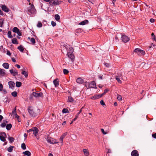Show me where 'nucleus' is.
I'll return each mask as SVG.
<instances>
[{
	"mask_svg": "<svg viewBox=\"0 0 156 156\" xmlns=\"http://www.w3.org/2000/svg\"><path fill=\"white\" fill-rule=\"evenodd\" d=\"M16 87H20L22 85V83L18 81L16 82Z\"/></svg>",
	"mask_w": 156,
	"mask_h": 156,
	"instance_id": "nucleus-33",
	"label": "nucleus"
},
{
	"mask_svg": "<svg viewBox=\"0 0 156 156\" xmlns=\"http://www.w3.org/2000/svg\"><path fill=\"white\" fill-rule=\"evenodd\" d=\"M150 21L151 23H153L154 21V20L153 19H151L150 20Z\"/></svg>",
	"mask_w": 156,
	"mask_h": 156,
	"instance_id": "nucleus-58",
	"label": "nucleus"
},
{
	"mask_svg": "<svg viewBox=\"0 0 156 156\" xmlns=\"http://www.w3.org/2000/svg\"><path fill=\"white\" fill-rule=\"evenodd\" d=\"M33 95L35 97H38L41 96L42 95V93H36L35 92H33L32 93Z\"/></svg>",
	"mask_w": 156,
	"mask_h": 156,
	"instance_id": "nucleus-15",
	"label": "nucleus"
},
{
	"mask_svg": "<svg viewBox=\"0 0 156 156\" xmlns=\"http://www.w3.org/2000/svg\"><path fill=\"white\" fill-rule=\"evenodd\" d=\"M105 66H106V67H109V64L108 63H105Z\"/></svg>",
	"mask_w": 156,
	"mask_h": 156,
	"instance_id": "nucleus-62",
	"label": "nucleus"
},
{
	"mask_svg": "<svg viewBox=\"0 0 156 156\" xmlns=\"http://www.w3.org/2000/svg\"><path fill=\"white\" fill-rule=\"evenodd\" d=\"M17 48L21 52H23L24 50V48L21 45H20Z\"/></svg>",
	"mask_w": 156,
	"mask_h": 156,
	"instance_id": "nucleus-31",
	"label": "nucleus"
},
{
	"mask_svg": "<svg viewBox=\"0 0 156 156\" xmlns=\"http://www.w3.org/2000/svg\"><path fill=\"white\" fill-rule=\"evenodd\" d=\"M0 15L3 16L4 15L3 12L0 9Z\"/></svg>",
	"mask_w": 156,
	"mask_h": 156,
	"instance_id": "nucleus-64",
	"label": "nucleus"
},
{
	"mask_svg": "<svg viewBox=\"0 0 156 156\" xmlns=\"http://www.w3.org/2000/svg\"><path fill=\"white\" fill-rule=\"evenodd\" d=\"M12 115H13V118H17L18 121H20L19 120V116L16 113V108H15L12 110Z\"/></svg>",
	"mask_w": 156,
	"mask_h": 156,
	"instance_id": "nucleus-6",
	"label": "nucleus"
},
{
	"mask_svg": "<svg viewBox=\"0 0 156 156\" xmlns=\"http://www.w3.org/2000/svg\"><path fill=\"white\" fill-rule=\"evenodd\" d=\"M28 39L30 40V41L32 43V44H34L35 43V40L34 38L32 37L30 38V37H28Z\"/></svg>",
	"mask_w": 156,
	"mask_h": 156,
	"instance_id": "nucleus-25",
	"label": "nucleus"
},
{
	"mask_svg": "<svg viewBox=\"0 0 156 156\" xmlns=\"http://www.w3.org/2000/svg\"><path fill=\"white\" fill-rule=\"evenodd\" d=\"M16 33H17V34L20 36L21 35V34L20 32V30L18 31V32H17Z\"/></svg>",
	"mask_w": 156,
	"mask_h": 156,
	"instance_id": "nucleus-60",
	"label": "nucleus"
},
{
	"mask_svg": "<svg viewBox=\"0 0 156 156\" xmlns=\"http://www.w3.org/2000/svg\"><path fill=\"white\" fill-rule=\"evenodd\" d=\"M7 35L8 37L9 38H12V36L11 34V32L10 31L8 32Z\"/></svg>",
	"mask_w": 156,
	"mask_h": 156,
	"instance_id": "nucleus-39",
	"label": "nucleus"
},
{
	"mask_svg": "<svg viewBox=\"0 0 156 156\" xmlns=\"http://www.w3.org/2000/svg\"><path fill=\"white\" fill-rule=\"evenodd\" d=\"M76 82L79 84H82L83 82V80L81 78H79L76 80Z\"/></svg>",
	"mask_w": 156,
	"mask_h": 156,
	"instance_id": "nucleus-24",
	"label": "nucleus"
},
{
	"mask_svg": "<svg viewBox=\"0 0 156 156\" xmlns=\"http://www.w3.org/2000/svg\"><path fill=\"white\" fill-rule=\"evenodd\" d=\"M6 134L5 133H3V135L0 136V140L3 142H5L6 141L5 137Z\"/></svg>",
	"mask_w": 156,
	"mask_h": 156,
	"instance_id": "nucleus-16",
	"label": "nucleus"
},
{
	"mask_svg": "<svg viewBox=\"0 0 156 156\" xmlns=\"http://www.w3.org/2000/svg\"><path fill=\"white\" fill-rule=\"evenodd\" d=\"M38 131V129L37 127H34L27 131V132H33V134L35 136H37V134Z\"/></svg>",
	"mask_w": 156,
	"mask_h": 156,
	"instance_id": "nucleus-3",
	"label": "nucleus"
},
{
	"mask_svg": "<svg viewBox=\"0 0 156 156\" xmlns=\"http://www.w3.org/2000/svg\"><path fill=\"white\" fill-rule=\"evenodd\" d=\"M2 92L4 94H5L7 93V91L5 89H2Z\"/></svg>",
	"mask_w": 156,
	"mask_h": 156,
	"instance_id": "nucleus-56",
	"label": "nucleus"
},
{
	"mask_svg": "<svg viewBox=\"0 0 156 156\" xmlns=\"http://www.w3.org/2000/svg\"><path fill=\"white\" fill-rule=\"evenodd\" d=\"M152 38L153 40H154L155 41H156V39L155 38V36L154 34V33H152L151 34Z\"/></svg>",
	"mask_w": 156,
	"mask_h": 156,
	"instance_id": "nucleus-47",
	"label": "nucleus"
},
{
	"mask_svg": "<svg viewBox=\"0 0 156 156\" xmlns=\"http://www.w3.org/2000/svg\"><path fill=\"white\" fill-rule=\"evenodd\" d=\"M2 10L4 12H8L9 11V9L5 5H1L0 6Z\"/></svg>",
	"mask_w": 156,
	"mask_h": 156,
	"instance_id": "nucleus-7",
	"label": "nucleus"
},
{
	"mask_svg": "<svg viewBox=\"0 0 156 156\" xmlns=\"http://www.w3.org/2000/svg\"><path fill=\"white\" fill-rule=\"evenodd\" d=\"M119 76V77L122 78V74L121 73L118 74L117 76Z\"/></svg>",
	"mask_w": 156,
	"mask_h": 156,
	"instance_id": "nucleus-59",
	"label": "nucleus"
},
{
	"mask_svg": "<svg viewBox=\"0 0 156 156\" xmlns=\"http://www.w3.org/2000/svg\"><path fill=\"white\" fill-rule=\"evenodd\" d=\"M54 84L55 86L56 87L58 86L59 85V80L58 79H56L53 81Z\"/></svg>",
	"mask_w": 156,
	"mask_h": 156,
	"instance_id": "nucleus-21",
	"label": "nucleus"
},
{
	"mask_svg": "<svg viewBox=\"0 0 156 156\" xmlns=\"http://www.w3.org/2000/svg\"><path fill=\"white\" fill-rule=\"evenodd\" d=\"M9 72L11 74H12L13 76H15L18 75V73L17 71L16 70H13V69H10Z\"/></svg>",
	"mask_w": 156,
	"mask_h": 156,
	"instance_id": "nucleus-12",
	"label": "nucleus"
},
{
	"mask_svg": "<svg viewBox=\"0 0 156 156\" xmlns=\"http://www.w3.org/2000/svg\"><path fill=\"white\" fill-rule=\"evenodd\" d=\"M51 24L52 26L53 27H55L56 25V23H55V22L53 21H51Z\"/></svg>",
	"mask_w": 156,
	"mask_h": 156,
	"instance_id": "nucleus-50",
	"label": "nucleus"
},
{
	"mask_svg": "<svg viewBox=\"0 0 156 156\" xmlns=\"http://www.w3.org/2000/svg\"><path fill=\"white\" fill-rule=\"evenodd\" d=\"M62 112L64 113H67L69 112L67 108H64L62 110Z\"/></svg>",
	"mask_w": 156,
	"mask_h": 156,
	"instance_id": "nucleus-38",
	"label": "nucleus"
},
{
	"mask_svg": "<svg viewBox=\"0 0 156 156\" xmlns=\"http://www.w3.org/2000/svg\"><path fill=\"white\" fill-rule=\"evenodd\" d=\"M12 43L13 44H18V43L17 41V39L16 38H14L12 39Z\"/></svg>",
	"mask_w": 156,
	"mask_h": 156,
	"instance_id": "nucleus-29",
	"label": "nucleus"
},
{
	"mask_svg": "<svg viewBox=\"0 0 156 156\" xmlns=\"http://www.w3.org/2000/svg\"><path fill=\"white\" fill-rule=\"evenodd\" d=\"M101 97L100 94L95 95L91 97L90 98L93 100H95L98 99Z\"/></svg>",
	"mask_w": 156,
	"mask_h": 156,
	"instance_id": "nucleus-19",
	"label": "nucleus"
},
{
	"mask_svg": "<svg viewBox=\"0 0 156 156\" xmlns=\"http://www.w3.org/2000/svg\"><path fill=\"white\" fill-rule=\"evenodd\" d=\"M6 126V123H3L1 124V126L3 128L4 127Z\"/></svg>",
	"mask_w": 156,
	"mask_h": 156,
	"instance_id": "nucleus-53",
	"label": "nucleus"
},
{
	"mask_svg": "<svg viewBox=\"0 0 156 156\" xmlns=\"http://www.w3.org/2000/svg\"><path fill=\"white\" fill-rule=\"evenodd\" d=\"M152 136L154 138H156V133L152 134Z\"/></svg>",
	"mask_w": 156,
	"mask_h": 156,
	"instance_id": "nucleus-61",
	"label": "nucleus"
},
{
	"mask_svg": "<svg viewBox=\"0 0 156 156\" xmlns=\"http://www.w3.org/2000/svg\"><path fill=\"white\" fill-rule=\"evenodd\" d=\"M98 78L100 80H102L103 79L102 76V75H98Z\"/></svg>",
	"mask_w": 156,
	"mask_h": 156,
	"instance_id": "nucleus-57",
	"label": "nucleus"
},
{
	"mask_svg": "<svg viewBox=\"0 0 156 156\" xmlns=\"http://www.w3.org/2000/svg\"><path fill=\"white\" fill-rule=\"evenodd\" d=\"M15 66H16L18 69H19L20 68V66L19 65L16 64L15 65Z\"/></svg>",
	"mask_w": 156,
	"mask_h": 156,
	"instance_id": "nucleus-63",
	"label": "nucleus"
},
{
	"mask_svg": "<svg viewBox=\"0 0 156 156\" xmlns=\"http://www.w3.org/2000/svg\"><path fill=\"white\" fill-rule=\"evenodd\" d=\"M2 66L4 68L8 69L9 68V65L7 63H4L2 64Z\"/></svg>",
	"mask_w": 156,
	"mask_h": 156,
	"instance_id": "nucleus-26",
	"label": "nucleus"
},
{
	"mask_svg": "<svg viewBox=\"0 0 156 156\" xmlns=\"http://www.w3.org/2000/svg\"><path fill=\"white\" fill-rule=\"evenodd\" d=\"M63 73L65 74H68L69 73V71L65 69H64L63 70Z\"/></svg>",
	"mask_w": 156,
	"mask_h": 156,
	"instance_id": "nucleus-49",
	"label": "nucleus"
},
{
	"mask_svg": "<svg viewBox=\"0 0 156 156\" xmlns=\"http://www.w3.org/2000/svg\"><path fill=\"white\" fill-rule=\"evenodd\" d=\"M121 38L122 41L125 43L126 42L129 40V38L126 35H122Z\"/></svg>",
	"mask_w": 156,
	"mask_h": 156,
	"instance_id": "nucleus-11",
	"label": "nucleus"
},
{
	"mask_svg": "<svg viewBox=\"0 0 156 156\" xmlns=\"http://www.w3.org/2000/svg\"><path fill=\"white\" fill-rule=\"evenodd\" d=\"M23 154L25 155H27V156H30L31 155L30 152L28 151H27L23 152Z\"/></svg>",
	"mask_w": 156,
	"mask_h": 156,
	"instance_id": "nucleus-28",
	"label": "nucleus"
},
{
	"mask_svg": "<svg viewBox=\"0 0 156 156\" xmlns=\"http://www.w3.org/2000/svg\"><path fill=\"white\" fill-rule=\"evenodd\" d=\"M83 107L80 110V111H79V112H78L77 114H76V117H75V118L73 120H72V121L70 123V124H72L73 123V122L74 121H75L76 119H77V118L78 117V116L79 115L81 112L82 111V110L83 109Z\"/></svg>",
	"mask_w": 156,
	"mask_h": 156,
	"instance_id": "nucleus-10",
	"label": "nucleus"
},
{
	"mask_svg": "<svg viewBox=\"0 0 156 156\" xmlns=\"http://www.w3.org/2000/svg\"><path fill=\"white\" fill-rule=\"evenodd\" d=\"M19 30V29H18L17 27H14L12 29V31L15 33H16Z\"/></svg>",
	"mask_w": 156,
	"mask_h": 156,
	"instance_id": "nucleus-32",
	"label": "nucleus"
},
{
	"mask_svg": "<svg viewBox=\"0 0 156 156\" xmlns=\"http://www.w3.org/2000/svg\"><path fill=\"white\" fill-rule=\"evenodd\" d=\"M6 54H7L8 55H9V56H10L11 55L10 52L9 51V50H7V51H6Z\"/></svg>",
	"mask_w": 156,
	"mask_h": 156,
	"instance_id": "nucleus-54",
	"label": "nucleus"
},
{
	"mask_svg": "<svg viewBox=\"0 0 156 156\" xmlns=\"http://www.w3.org/2000/svg\"><path fill=\"white\" fill-rule=\"evenodd\" d=\"M11 94L14 97H16L17 96V93L16 92L14 91Z\"/></svg>",
	"mask_w": 156,
	"mask_h": 156,
	"instance_id": "nucleus-41",
	"label": "nucleus"
},
{
	"mask_svg": "<svg viewBox=\"0 0 156 156\" xmlns=\"http://www.w3.org/2000/svg\"><path fill=\"white\" fill-rule=\"evenodd\" d=\"M9 85V87L10 88L12 89L15 86V83L12 81H9L8 82Z\"/></svg>",
	"mask_w": 156,
	"mask_h": 156,
	"instance_id": "nucleus-18",
	"label": "nucleus"
},
{
	"mask_svg": "<svg viewBox=\"0 0 156 156\" xmlns=\"http://www.w3.org/2000/svg\"><path fill=\"white\" fill-rule=\"evenodd\" d=\"M66 48L67 51L68 57L72 60H73L74 58V56L73 54V48L69 45H67Z\"/></svg>",
	"mask_w": 156,
	"mask_h": 156,
	"instance_id": "nucleus-1",
	"label": "nucleus"
},
{
	"mask_svg": "<svg viewBox=\"0 0 156 156\" xmlns=\"http://www.w3.org/2000/svg\"><path fill=\"white\" fill-rule=\"evenodd\" d=\"M134 52L140 55H144L145 54L144 51L139 48H136L134 50Z\"/></svg>",
	"mask_w": 156,
	"mask_h": 156,
	"instance_id": "nucleus-5",
	"label": "nucleus"
},
{
	"mask_svg": "<svg viewBox=\"0 0 156 156\" xmlns=\"http://www.w3.org/2000/svg\"><path fill=\"white\" fill-rule=\"evenodd\" d=\"M13 147L12 146H10L8 148L7 150L9 152H11L13 150Z\"/></svg>",
	"mask_w": 156,
	"mask_h": 156,
	"instance_id": "nucleus-34",
	"label": "nucleus"
},
{
	"mask_svg": "<svg viewBox=\"0 0 156 156\" xmlns=\"http://www.w3.org/2000/svg\"><path fill=\"white\" fill-rule=\"evenodd\" d=\"M21 147L23 150H25L26 148L25 144L24 143L22 144Z\"/></svg>",
	"mask_w": 156,
	"mask_h": 156,
	"instance_id": "nucleus-44",
	"label": "nucleus"
},
{
	"mask_svg": "<svg viewBox=\"0 0 156 156\" xmlns=\"http://www.w3.org/2000/svg\"><path fill=\"white\" fill-rule=\"evenodd\" d=\"M22 74L24 75L25 77H27L28 76V73L27 72L23 71L22 69Z\"/></svg>",
	"mask_w": 156,
	"mask_h": 156,
	"instance_id": "nucleus-27",
	"label": "nucleus"
},
{
	"mask_svg": "<svg viewBox=\"0 0 156 156\" xmlns=\"http://www.w3.org/2000/svg\"><path fill=\"white\" fill-rule=\"evenodd\" d=\"M49 4L51 5H55L59 4V2L58 0H52L50 1Z\"/></svg>",
	"mask_w": 156,
	"mask_h": 156,
	"instance_id": "nucleus-8",
	"label": "nucleus"
},
{
	"mask_svg": "<svg viewBox=\"0 0 156 156\" xmlns=\"http://www.w3.org/2000/svg\"><path fill=\"white\" fill-rule=\"evenodd\" d=\"M5 70L0 68V75L4 76L5 74Z\"/></svg>",
	"mask_w": 156,
	"mask_h": 156,
	"instance_id": "nucleus-23",
	"label": "nucleus"
},
{
	"mask_svg": "<svg viewBox=\"0 0 156 156\" xmlns=\"http://www.w3.org/2000/svg\"><path fill=\"white\" fill-rule=\"evenodd\" d=\"M9 142L11 143H12L14 141V139L12 137H9Z\"/></svg>",
	"mask_w": 156,
	"mask_h": 156,
	"instance_id": "nucleus-46",
	"label": "nucleus"
},
{
	"mask_svg": "<svg viewBox=\"0 0 156 156\" xmlns=\"http://www.w3.org/2000/svg\"><path fill=\"white\" fill-rule=\"evenodd\" d=\"M89 87L90 88L97 89L96 83L94 81H92L89 83Z\"/></svg>",
	"mask_w": 156,
	"mask_h": 156,
	"instance_id": "nucleus-9",
	"label": "nucleus"
},
{
	"mask_svg": "<svg viewBox=\"0 0 156 156\" xmlns=\"http://www.w3.org/2000/svg\"><path fill=\"white\" fill-rule=\"evenodd\" d=\"M101 132H102V133H103V134H104V135H105V134H107V133L105 131L104 129H101Z\"/></svg>",
	"mask_w": 156,
	"mask_h": 156,
	"instance_id": "nucleus-52",
	"label": "nucleus"
},
{
	"mask_svg": "<svg viewBox=\"0 0 156 156\" xmlns=\"http://www.w3.org/2000/svg\"><path fill=\"white\" fill-rule=\"evenodd\" d=\"M29 5L30 6L27 8V10L26 11L27 13L29 15L35 14L36 10L33 4H31L30 3V2Z\"/></svg>",
	"mask_w": 156,
	"mask_h": 156,
	"instance_id": "nucleus-2",
	"label": "nucleus"
},
{
	"mask_svg": "<svg viewBox=\"0 0 156 156\" xmlns=\"http://www.w3.org/2000/svg\"><path fill=\"white\" fill-rule=\"evenodd\" d=\"M88 20H86L80 23H79V24L80 25H84L88 24Z\"/></svg>",
	"mask_w": 156,
	"mask_h": 156,
	"instance_id": "nucleus-22",
	"label": "nucleus"
},
{
	"mask_svg": "<svg viewBox=\"0 0 156 156\" xmlns=\"http://www.w3.org/2000/svg\"><path fill=\"white\" fill-rule=\"evenodd\" d=\"M42 23L41 22H39L38 23L37 26L38 27H42Z\"/></svg>",
	"mask_w": 156,
	"mask_h": 156,
	"instance_id": "nucleus-48",
	"label": "nucleus"
},
{
	"mask_svg": "<svg viewBox=\"0 0 156 156\" xmlns=\"http://www.w3.org/2000/svg\"><path fill=\"white\" fill-rule=\"evenodd\" d=\"M67 133L65 132V133H63L59 139V140L60 141L62 145L63 144V139L65 138V137L67 135Z\"/></svg>",
	"mask_w": 156,
	"mask_h": 156,
	"instance_id": "nucleus-14",
	"label": "nucleus"
},
{
	"mask_svg": "<svg viewBox=\"0 0 156 156\" xmlns=\"http://www.w3.org/2000/svg\"><path fill=\"white\" fill-rule=\"evenodd\" d=\"M47 141L48 143L51 144H55L58 143V142L56 141V140L51 137L48 138Z\"/></svg>",
	"mask_w": 156,
	"mask_h": 156,
	"instance_id": "nucleus-4",
	"label": "nucleus"
},
{
	"mask_svg": "<svg viewBox=\"0 0 156 156\" xmlns=\"http://www.w3.org/2000/svg\"><path fill=\"white\" fill-rule=\"evenodd\" d=\"M0 50L1 51L4 53L5 52V49L3 47V46H1L0 47Z\"/></svg>",
	"mask_w": 156,
	"mask_h": 156,
	"instance_id": "nucleus-43",
	"label": "nucleus"
},
{
	"mask_svg": "<svg viewBox=\"0 0 156 156\" xmlns=\"http://www.w3.org/2000/svg\"><path fill=\"white\" fill-rule=\"evenodd\" d=\"M108 91V90L107 89H105L104 91V92L101 94V97L105 95L106 93H107Z\"/></svg>",
	"mask_w": 156,
	"mask_h": 156,
	"instance_id": "nucleus-40",
	"label": "nucleus"
},
{
	"mask_svg": "<svg viewBox=\"0 0 156 156\" xmlns=\"http://www.w3.org/2000/svg\"><path fill=\"white\" fill-rule=\"evenodd\" d=\"M28 111L30 115L33 116H35V115L31 107H28Z\"/></svg>",
	"mask_w": 156,
	"mask_h": 156,
	"instance_id": "nucleus-13",
	"label": "nucleus"
},
{
	"mask_svg": "<svg viewBox=\"0 0 156 156\" xmlns=\"http://www.w3.org/2000/svg\"><path fill=\"white\" fill-rule=\"evenodd\" d=\"M83 151L85 156H89V151L87 149H83Z\"/></svg>",
	"mask_w": 156,
	"mask_h": 156,
	"instance_id": "nucleus-20",
	"label": "nucleus"
},
{
	"mask_svg": "<svg viewBox=\"0 0 156 156\" xmlns=\"http://www.w3.org/2000/svg\"><path fill=\"white\" fill-rule=\"evenodd\" d=\"M132 156H139V154L137 151L134 150L131 153Z\"/></svg>",
	"mask_w": 156,
	"mask_h": 156,
	"instance_id": "nucleus-17",
	"label": "nucleus"
},
{
	"mask_svg": "<svg viewBox=\"0 0 156 156\" xmlns=\"http://www.w3.org/2000/svg\"><path fill=\"white\" fill-rule=\"evenodd\" d=\"M3 86L2 84L0 83V91H2L3 89Z\"/></svg>",
	"mask_w": 156,
	"mask_h": 156,
	"instance_id": "nucleus-51",
	"label": "nucleus"
},
{
	"mask_svg": "<svg viewBox=\"0 0 156 156\" xmlns=\"http://www.w3.org/2000/svg\"><path fill=\"white\" fill-rule=\"evenodd\" d=\"M12 127V125L11 124L9 123V124H8L6 126V128L7 130H9L11 129Z\"/></svg>",
	"mask_w": 156,
	"mask_h": 156,
	"instance_id": "nucleus-30",
	"label": "nucleus"
},
{
	"mask_svg": "<svg viewBox=\"0 0 156 156\" xmlns=\"http://www.w3.org/2000/svg\"><path fill=\"white\" fill-rule=\"evenodd\" d=\"M4 20L3 19H0V27H2L3 26Z\"/></svg>",
	"mask_w": 156,
	"mask_h": 156,
	"instance_id": "nucleus-36",
	"label": "nucleus"
},
{
	"mask_svg": "<svg viewBox=\"0 0 156 156\" xmlns=\"http://www.w3.org/2000/svg\"><path fill=\"white\" fill-rule=\"evenodd\" d=\"M100 104L103 106L105 105V103L104 102V101L103 100H101L100 101Z\"/></svg>",
	"mask_w": 156,
	"mask_h": 156,
	"instance_id": "nucleus-55",
	"label": "nucleus"
},
{
	"mask_svg": "<svg viewBox=\"0 0 156 156\" xmlns=\"http://www.w3.org/2000/svg\"><path fill=\"white\" fill-rule=\"evenodd\" d=\"M115 78L119 83H122V81L120 80V78L119 77V76H116Z\"/></svg>",
	"mask_w": 156,
	"mask_h": 156,
	"instance_id": "nucleus-37",
	"label": "nucleus"
},
{
	"mask_svg": "<svg viewBox=\"0 0 156 156\" xmlns=\"http://www.w3.org/2000/svg\"><path fill=\"white\" fill-rule=\"evenodd\" d=\"M55 18L56 20L58 21L60 19V17L59 15L56 14L55 16Z\"/></svg>",
	"mask_w": 156,
	"mask_h": 156,
	"instance_id": "nucleus-42",
	"label": "nucleus"
},
{
	"mask_svg": "<svg viewBox=\"0 0 156 156\" xmlns=\"http://www.w3.org/2000/svg\"><path fill=\"white\" fill-rule=\"evenodd\" d=\"M68 101L69 102H72L73 101V99L71 97L69 96L68 98Z\"/></svg>",
	"mask_w": 156,
	"mask_h": 156,
	"instance_id": "nucleus-35",
	"label": "nucleus"
},
{
	"mask_svg": "<svg viewBox=\"0 0 156 156\" xmlns=\"http://www.w3.org/2000/svg\"><path fill=\"white\" fill-rule=\"evenodd\" d=\"M122 97L121 95L117 94V99L119 101L122 100Z\"/></svg>",
	"mask_w": 156,
	"mask_h": 156,
	"instance_id": "nucleus-45",
	"label": "nucleus"
}]
</instances>
